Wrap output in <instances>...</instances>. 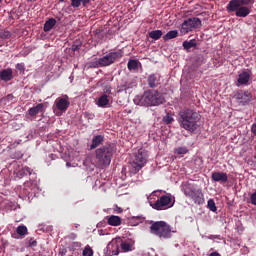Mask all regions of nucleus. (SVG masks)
Segmentation results:
<instances>
[{"instance_id":"f257e3e1","label":"nucleus","mask_w":256,"mask_h":256,"mask_svg":"<svg viewBox=\"0 0 256 256\" xmlns=\"http://www.w3.org/2000/svg\"><path fill=\"white\" fill-rule=\"evenodd\" d=\"M178 122L182 129L189 133H195L201 127V114L189 108H184L179 112Z\"/></svg>"},{"instance_id":"f03ea898","label":"nucleus","mask_w":256,"mask_h":256,"mask_svg":"<svg viewBox=\"0 0 256 256\" xmlns=\"http://www.w3.org/2000/svg\"><path fill=\"white\" fill-rule=\"evenodd\" d=\"M134 101L142 107H157L165 103V97L157 90H147L142 96L135 98Z\"/></svg>"},{"instance_id":"7ed1b4c3","label":"nucleus","mask_w":256,"mask_h":256,"mask_svg":"<svg viewBox=\"0 0 256 256\" xmlns=\"http://www.w3.org/2000/svg\"><path fill=\"white\" fill-rule=\"evenodd\" d=\"M117 148L115 144H106L95 150L96 160L100 167H109Z\"/></svg>"},{"instance_id":"20e7f679","label":"nucleus","mask_w":256,"mask_h":256,"mask_svg":"<svg viewBox=\"0 0 256 256\" xmlns=\"http://www.w3.org/2000/svg\"><path fill=\"white\" fill-rule=\"evenodd\" d=\"M150 233L160 239H171V226L165 221L153 222L150 226Z\"/></svg>"},{"instance_id":"39448f33","label":"nucleus","mask_w":256,"mask_h":256,"mask_svg":"<svg viewBox=\"0 0 256 256\" xmlns=\"http://www.w3.org/2000/svg\"><path fill=\"white\" fill-rule=\"evenodd\" d=\"M145 163H147V151L145 149L140 148L136 153H134V158L130 163V171L131 173H139L143 167H145Z\"/></svg>"},{"instance_id":"423d86ee","label":"nucleus","mask_w":256,"mask_h":256,"mask_svg":"<svg viewBox=\"0 0 256 256\" xmlns=\"http://www.w3.org/2000/svg\"><path fill=\"white\" fill-rule=\"evenodd\" d=\"M119 247L121 248L122 253H129V251H133L135 249L131 241H123L121 238L112 240L108 244V249L111 250L112 255H119Z\"/></svg>"},{"instance_id":"0eeeda50","label":"nucleus","mask_w":256,"mask_h":256,"mask_svg":"<svg viewBox=\"0 0 256 256\" xmlns=\"http://www.w3.org/2000/svg\"><path fill=\"white\" fill-rule=\"evenodd\" d=\"M201 19L197 17L188 18L184 20V22L181 24L180 32L183 35H187V33H190V31H195V29H201L202 27Z\"/></svg>"},{"instance_id":"6e6552de","label":"nucleus","mask_w":256,"mask_h":256,"mask_svg":"<svg viewBox=\"0 0 256 256\" xmlns=\"http://www.w3.org/2000/svg\"><path fill=\"white\" fill-rule=\"evenodd\" d=\"M175 202L171 198V194H166L158 198L156 202L151 204L152 209H156V211H165L166 209H171Z\"/></svg>"},{"instance_id":"1a4fd4ad","label":"nucleus","mask_w":256,"mask_h":256,"mask_svg":"<svg viewBox=\"0 0 256 256\" xmlns=\"http://www.w3.org/2000/svg\"><path fill=\"white\" fill-rule=\"evenodd\" d=\"M121 57H123L121 51H112L101 57L99 63L102 67H109V65H113V63L119 61Z\"/></svg>"},{"instance_id":"9d476101","label":"nucleus","mask_w":256,"mask_h":256,"mask_svg":"<svg viewBox=\"0 0 256 256\" xmlns=\"http://www.w3.org/2000/svg\"><path fill=\"white\" fill-rule=\"evenodd\" d=\"M226 10L228 13H235L236 17H247L249 13H251L249 7L243 4H238V6L234 8L232 2L227 4Z\"/></svg>"},{"instance_id":"9b49d317","label":"nucleus","mask_w":256,"mask_h":256,"mask_svg":"<svg viewBox=\"0 0 256 256\" xmlns=\"http://www.w3.org/2000/svg\"><path fill=\"white\" fill-rule=\"evenodd\" d=\"M234 99L238 101L239 105H249V102L253 101V94L249 90H239L234 94Z\"/></svg>"},{"instance_id":"f8f14e48","label":"nucleus","mask_w":256,"mask_h":256,"mask_svg":"<svg viewBox=\"0 0 256 256\" xmlns=\"http://www.w3.org/2000/svg\"><path fill=\"white\" fill-rule=\"evenodd\" d=\"M186 197H191L196 205H203L205 198L201 189H193L185 192Z\"/></svg>"},{"instance_id":"ddd939ff","label":"nucleus","mask_w":256,"mask_h":256,"mask_svg":"<svg viewBox=\"0 0 256 256\" xmlns=\"http://www.w3.org/2000/svg\"><path fill=\"white\" fill-rule=\"evenodd\" d=\"M69 105H71V102L69 101V96L64 95L63 97H58L55 100V106L58 111H67L69 109Z\"/></svg>"},{"instance_id":"4468645a","label":"nucleus","mask_w":256,"mask_h":256,"mask_svg":"<svg viewBox=\"0 0 256 256\" xmlns=\"http://www.w3.org/2000/svg\"><path fill=\"white\" fill-rule=\"evenodd\" d=\"M249 81H251V73L244 70L238 75L236 87H241V85H249Z\"/></svg>"},{"instance_id":"2eb2a0df","label":"nucleus","mask_w":256,"mask_h":256,"mask_svg":"<svg viewBox=\"0 0 256 256\" xmlns=\"http://www.w3.org/2000/svg\"><path fill=\"white\" fill-rule=\"evenodd\" d=\"M39 113H42V114L45 113V104L39 103L36 106L29 108V110H28V115L30 117H37V115H39Z\"/></svg>"},{"instance_id":"dca6fc26","label":"nucleus","mask_w":256,"mask_h":256,"mask_svg":"<svg viewBox=\"0 0 256 256\" xmlns=\"http://www.w3.org/2000/svg\"><path fill=\"white\" fill-rule=\"evenodd\" d=\"M0 79L4 81V83H9V81H13V69L6 68L0 71Z\"/></svg>"},{"instance_id":"f3484780","label":"nucleus","mask_w":256,"mask_h":256,"mask_svg":"<svg viewBox=\"0 0 256 256\" xmlns=\"http://www.w3.org/2000/svg\"><path fill=\"white\" fill-rule=\"evenodd\" d=\"M211 177L212 181H216V183H227L229 181L227 173L224 172H213Z\"/></svg>"},{"instance_id":"a211bd4d","label":"nucleus","mask_w":256,"mask_h":256,"mask_svg":"<svg viewBox=\"0 0 256 256\" xmlns=\"http://www.w3.org/2000/svg\"><path fill=\"white\" fill-rule=\"evenodd\" d=\"M161 81V77L157 74H151L148 76V87L151 89H155V87H159Z\"/></svg>"},{"instance_id":"6ab92c4d","label":"nucleus","mask_w":256,"mask_h":256,"mask_svg":"<svg viewBox=\"0 0 256 256\" xmlns=\"http://www.w3.org/2000/svg\"><path fill=\"white\" fill-rule=\"evenodd\" d=\"M106 220L111 227H119L122 223L121 217L115 215L107 216Z\"/></svg>"},{"instance_id":"aec40b11","label":"nucleus","mask_w":256,"mask_h":256,"mask_svg":"<svg viewBox=\"0 0 256 256\" xmlns=\"http://www.w3.org/2000/svg\"><path fill=\"white\" fill-rule=\"evenodd\" d=\"M103 141H105V136L103 135H96L92 138V143L90 145V149H97L99 145L103 144Z\"/></svg>"},{"instance_id":"412c9836","label":"nucleus","mask_w":256,"mask_h":256,"mask_svg":"<svg viewBox=\"0 0 256 256\" xmlns=\"http://www.w3.org/2000/svg\"><path fill=\"white\" fill-rule=\"evenodd\" d=\"M55 25H57V20H55V18L48 19L44 24L45 33H49V31H51Z\"/></svg>"},{"instance_id":"4be33fe9","label":"nucleus","mask_w":256,"mask_h":256,"mask_svg":"<svg viewBox=\"0 0 256 256\" xmlns=\"http://www.w3.org/2000/svg\"><path fill=\"white\" fill-rule=\"evenodd\" d=\"M109 96L107 94H103L102 96H100L98 98V107H102V108H105L107 107V105H109Z\"/></svg>"},{"instance_id":"5701e85b","label":"nucleus","mask_w":256,"mask_h":256,"mask_svg":"<svg viewBox=\"0 0 256 256\" xmlns=\"http://www.w3.org/2000/svg\"><path fill=\"white\" fill-rule=\"evenodd\" d=\"M229 3H232V6L237 8L239 5H252L253 0H230Z\"/></svg>"},{"instance_id":"b1692460","label":"nucleus","mask_w":256,"mask_h":256,"mask_svg":"<svg viewBox=\"0 0 256 256\" xmlns=\"http://www.w3.org/2000/svg\"><path fill=\"white\" fill-rule=\"evenodd\" d=\"M150 39H154V41H159L160 37H163V31L161 30H153L148 33Z\"/></svg>"},{"instance_id":"393cba45","label":"nucleus","mask_w":256,"mask_h":256,"mask_svg":"<svg viewBox=\"0 0 256 256\" xmlns=\"http://www.w3.org/2000/svg\"><path fill=\"white\" fill-rule=\"evenodd\" d=\"M176 37H179V31L172 30L166 33V35L163 36L164 41H170V39H175Z\"/></svg>"},{"instance_id":"a878e982","label":"nucleus","mask_w":256,"mask_h":256,"mask_svg":"<svg viewBox=\"0 0 256 256\" xmlns=\"http://www.w3.org/2000/svg\"><path fill=\"white\" fill-rule=\"evenodd\" d=\"M127 68L129 71H135L139 69V61L133 60V59L129 60L127 64Z\"/></svg>"},{"instance_id":"bb28decb","label":"nucleus","mask_w":256,"mask_h":256,"mask_svg":"<svg viewBox=\"0 0 256 256\" xmlns=\"http://www.w3.org/2000/svg\"><path fill=\"white\" fill-rule=\"evenodd\" d=\"M16 233L17 235H20V236L27 235L28 233L27 226L25 225L18 226L16 229Z\"/></svg>"},{"instance_id":"cd10ccee","label":"nucleus","mask_w":256,"mask_h":256,"mask_svg":"<svg viewBox=\"0 0 256 256\" xmlns=\"http://www.w3.org/2000/svg\"><path fill=\"white\" fill-rule=\"evenodd\" d=\"M0 39H11V32L9 30L0 29Z\"/></svg>"},{"instance_id":"c85d7f7f","label":"nucleus","mask_w":256,"mask_h":256,"mask_svg":"<svg viewBox=\"0 0 256 256\" xmlns=\"http://www.w3.org/2000/svg\"><path fill=\"white\" fill-rule=\"evenodd\" d=\"M183 47L184 49H192V47H197V43L195 42V40L184 41Z\"/></svg>"},{"instance_id":"c756f323","label":"nucleus","mask_w":256,"mask_h":256,"mask_svg":"<svg viewBox=\"0 0 256 256\" xmlns=\"http://www.w3.org/2000/svg\"><path fill=\"white\" fill-rule=\"evenodd\" d=\"M173 121V115H171L170 113H167L166 116L163 117V123H165V125H171Z\"/></svg>"},{"instance_id":"7c9ffc66","label":"nucleus","mask_w":256,"mask_h":256,"mask_svg":"<svg viewBox=\"0 0 256 256\" xmlns=\"http://www.w3.org/2000/svg\"><path fill=\"white\" fill-rule=\"evenodd\" d=\"M207 207L208 209H210V211H212L213 213H215V211H217V206L215 205V200L213 199H209L207 202Z\"/></svg>"},{"instance_id":"2f4dec72","label":"nucleus","mask_w":256,"mask_h":256,"mask_svg":"<svg viewBox=\"0 0 256 256\" xmlns=\"http://www.w3.org/2000/svg\"><path fill=\"white\" fill-rule=\"evenodd\" d=\"M82 255H83V256H93V249H92L89 245H87V246L84 248V250H83V252H82Z\"/></svg>"},{"instance_id":"473e14b6","label":"nucleus","mask_w":256,"mask_h":256,"mask_svg":"<svg viewBox=\"0 0 256 256\" xmlns=\"http://www.w3.org/2000/svg\"><path fill=\"white\" fill-rule=\"evenodd\" d=\"M188 151L187 147H179L175 150V153L177 155H187Z\"/></svg>"},{"instance_id":"72a5a7b5","label":"nucleus","mask_w":256,"mask_h":256,"mask_svg":"<svg viewBox=\"0 0 256 256\" xmlns=\"http://www.w3.org/2000/svg\"><path fill=\"white\" fill-rule=\"evenodd\" d=\"M101 58L96 59L95 61L90 63V67H93V69H98V67H103L102 64H100Z\"/></svg>"},{"instance_id":"f704fd0d","label":"nucleus","mask_w":256,"mask_h":256,"mask_svg":"<svg viewBox=\"0 0 256 256\" xmlns=\"http://www.w3.org/2000/svg\"><path fill=\"white\" fill-rule=\"evenodd\" d=\"M15 67H16L17 71H19L20 73H25V64L24 63H17Z\"/></svg>"},{"instance_id":"c9c22d12","label":"nucleus","mask_w":256,"mask_h":256,"mask_svg":"<svg viewBox=\"0 0 256 256\" xmlns=\"http://www.w3.org/2000/svg\"><path fill=\"white\" fill-rule=\"evenodd\" d=\"M28 247H37V240L35 238H28Z\"/></svg>"},{"instance_id":"e433bc0d","label":"nucleus","mask_w":256,"mask_h":256,"mask_svg":"<svg viewBox=\"0 0 256 256\" xmlns=\"http://www.w3.org/2000/svg\"><path fill=\"white\" fill-rule=\"evenodd\" d=\"M203 63H205V59L202 56L198 57L196 60V67H201Z\"/></svg>"},{"instance_id":"4c0bfd02","label":"nucleus","mask_w":256,"mask_h":256,"mask_svg":"<svg viewBox=\"0 0 256 256\" xmlns=\"http://www.w3.org/2000/svg\"><path fill=\"white\" fill-rule=\"evenodd\" d=\"M81 0H71V5L74 8L81 7Z\"/></svg>"},{"instance_id":"58836bf2","label":"nucleus","mask_w":256,"mask_h":256,"mask_svg":"<svg viewBox=\"0 0 256 256\" xmlns=\"http://www.w3.org/2000/svg\"><path fill=\"white\" fill-rule=\"evenodd\" d=\"M72 51H79V49H81V44H77V42H75L72 46H71Z\"/></svg>"},{"instance_id":"ea45409f","label":"nucleus","mask_w":256,"mask_h":256,"mask_svg":"<svg viewBox=\"0 0 256 256\" xmlns=\"http://www.w3.org/2000/svg\"><path fill=\"white\" fill-rule=\"evenodd\" d=\"M22 173H24V175H31V168L29 167L22 168Z\"/></svg>"},{"instance_id":"a19ab883","label":"nucleus","mask_w":256,"mask_h":256,"mask_svg":"<svg viewBox=\"0 0 256 256\" xmlns=\"http://www.w3.org/2000/svg\"><path fill=\"white\" fill-rule=\"evenodd\" d=\"M250 201H251L252 205H256V192L251 194Z\"/></svg>"},{"instance_id":"79ce46f5","label":"nucleus","mask_w":256,"mask_h":256,"mask_svg":"<svg viewBox=\"0 0 256 256\" xmlns=\"http://www.w3.org/2000/svg\"><path fill=\"white\" fill-rule=\"evenodd\" d=\"M25 172H23V169L19 170L17 172V177H19V179H22V177H25Z\"/></svg>"},{"instance_id":"37998d69","label":"nucleus","mask_w":256,"mask_h":256,"mask_svg":"<svg viewBox=\"0 0 256 256\" xmlns=\"http://www.w3.org/2000/svg\"><path fill=\"white\" fill-rule=\"evenodd\" d=\"M115 211L116 213H123V208L116 206Z\"/></svg>"},{"instance_id":"c03bdc74","label":"nucleus","mask_w":256,"mask_h":256,"mask_svg":"<svg viewBox=\"0 0 256 256\" xmlns=\"http://www.w3.org/2000/svg\"><path fill=\"white\" fill-rule=\"evenodd\" d=\"M82 5L85 7V5L91 3V0H81Z\"/></svg>"},{"instance_id":"a18cd8bd","label":"nucleus","mask_w":256,"mask_h":256,"mask_svg":"<svg viewBox=\"0 0 256 256\" xmlns=\"http://www.w3.org/2000/svg\"><path fill=\"white\" fill-rule=\"evenodd\" d=\"M210 256H221V254H219V252H212L210 253Z\"/></svg>"},{"instance_id":"49530a36","label":"nucleus","mask_w":256,"mask_h":256,"mask_svg":"<svg viewBox=\"0 0 256 256\" xmlns=\"http://www.w3.org/2000/svg\"><path fill=\"white\" fill-rule=\"evenodd\" d=\"M65 253H67V250H63V251L61 252L62 255H65Z\"/></svg>"},{"instance_id":"de8ad7c7","label":"nucleus","mask_w":256,"mask_h":256,"mask_svg":"<svg viewBox=\"0 0 256 256\" xmlns=\"http://www.w3.org/2000/svg\"><path fill=\"white\" fill-rule=\"evenodd\" d=\"M60 1V3H63L65 0H59Z\"/></svg>"}]
</instances>
